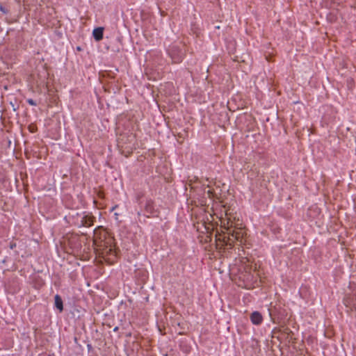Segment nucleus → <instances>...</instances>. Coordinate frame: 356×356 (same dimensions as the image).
Segmentation results:
<instances>
[{
	"mask_svg": "<svg viewBox=\"0 0 356 356\" xmlns=\"http://www.w3.org/2000/svg\"><path fill=\"white\" fill-rule=\"evenodd\" d=\"M93 224L92 217L85 216L82 218L81 221V226L89 227Z\"/></svg>",
	"mask_w": 356,
	"mask_h": 356,
	"instance_id": "obj_6",
	"label": "nucleus"
},
{
	"mask_svg": "<svg viewBox=\"0 0 356 356\" xmlns=\"http://www.w3.org/2000/svg\"><path fill=\"white\" fill-rule=\"evenodd\" d=\"M129 138H130V139H129L130 142L134 140V136L131 135V136H129Z\"/></svg>",
	"mask_w": 356,
	"mask_h": 356,
	"instance_id": "obj_15",
	"label": "nucleus"
},
{
	"mask_svg": "<svg viewBox=\"0 0 356 356\" xmlns=\"http://www.w3.org/2000/svg\"><path fill=\"white\" fill-rule=\"evenodd\" d=\"M171 56H172V58L174 63H179V62H181V60L182 59V57L181 56H177V57H174L171 54Z\"/></svg>",
	"mask_w": 356,
	"mask_h": 356,
	"instance_id": "obj_9",
	"label": "nucleus"
},
{
	"mask_svg": "<svg viewBox=\"0 0 356 356\" xmlns=\"http://www.w3.org/2000/svg\"><path fill=\"white\" fill-rule=\"evenodd\" d=\"M117 207H118V205H115V207H113L112 208V209H111V210H112V211H113V210H114V209H115Z\"/></svg>",
	"mask_w": 356,
	"mask_h": 356,
	"instance_id": "obj_17",
	"label": "nucleus"
},
{
	"mask_svg": "<svg viewBox=\"0 0 356 356\" xmlns=\"http://www.w3.org/2000/svg\"><path fill=\"white\" fill-rule=\"evenodd\" d=\"M26 102H28L29 104H30L31 106H36L37 105L36 102L33 99H28L26 100Z\"/></svg>",
	"mask_w": 356,
	"mask_h": 356,
	"instance_id": "obj_10",
	"label": "nucleus"
},
{
	"mask_svg": "<svg viewBox=\"0 0 356 356\" xmlns=\"http://www.w3.org/2000/svg\"><path fill=\"white\" fill-rule=\"evenodd\" d=\"M118 143H119V145H121L122 147H123L124 145L125 144L123 142V138H120Z\"/></svg>",
	"mask_w": 356,
	"mask_h": 356,
	"instance_id": "obj_12",
	"label": "nucleus"
},
{
	"mask_svg": "<svg viewBox=\"0 0 356 356\" xmlns=\"http://www.w3.org/2000/svg\"><path fill=\"white\" fill-rule=\"evenodd\" d=\"M101 251L100 254L105 260L111 263L113 262L114 259L116 257V252L112 246L106 245Z\"/></svg>",
	"mask_w": 356,
	"mask_h": 356,
	"instance_id": "obj_2",
	"label": "nucleus"
},
{
	"mask_svg": "<svg viewBox=\"0 0 356 356\" xmlns=\"http://www.w3.org/2000/svg\"><path fill=\"white\" fill-rule=\"evenodd\" d=\"M55 306L60 311L63 310V300L59 295H56L54 297Z\"/></svg>",
	"mask_w": 356,
	"mask_h": 356,
	"instance_id": "obj_8",
	"label": "nucleus"
},
{
	"mask_svg": "<svg viewBox=\"0 0 356 356\" xmlns=\"http://www.w3.org/2000/svg\"><path fill=\"white\" fill-rule=\"evenodd\" d=\"M30 130H31V132H34L35 131L34 128L30 127Z\"/></svg>",
	"mask_w": 356,
	"mask_h": 356,
	"instance_id": "obj_16",
	"label": "nucleus"
},
{
	"mask_svg": "<svg viewBox=\"0 0 356 356\" xmlns=\"http://www.w3.org/2000/svg\"><path fill=\"white\" fill-rule=\"evenodd\" d=\"M15 247H16V243H10V249H13Z\"/></svg>",
	"mask_w": 356,
	"mask_h": 356,
	"instance_id": "obj_13",
	"label": "nucleus"
},
{
	"mask_svg": "<svg viewBox=\"0 0 356 356\" xmlns=\"http://www.w3.org/2000/svg\"><path fill=\"white\" fill-rule=\"evenodd\" d=\"M115 216H118V214L117 213H115Z\"/></svg>",
	"mask_w": 356,
	"mask_h": 356,
	"instance_id": "obj_18",
	"label": "nucleus"
},
{
	"mask_svg": "<svg viewBox=\"0 0 356 356\" xmlns=\"http://www.w3.org/2000/svg\"><path fill=\"white\" fill-rule=\"evenodd\" d=\"M222 223H223V226L228 234V240L230 242H234V241L242 242L246 233L243 229L238 227L239 225L238 223L232 221L230 218L224 220Z\"/></svg>",
	"mask_w": 356,
	"mask_h": 356,
	"instance_id": "obj_1",
	"label": "nucleus"
},
{
	"mask_svg": "<svg viewBox=\"0 0 356 356\" xmlns=\"http://www.w3.org/2000/svg\"><path fill=\"white\" fill-rule=\"evenodd\" d=\"M145 211L148 214H151V215L154 214L155 211H154V203L152 201L147 200L146 202L145 207Z\"/></svg>",
	"mask_w": 356,
	"mask_h": 356,
	"instance_id": "obj_7",
	"label": "nucleus"
},
{
	"mask_svg": "<svg viewBox=\"0 0 356 356\" xmlns=\"http://www.w3.org/2000/svg\"><path fill=\"white\" fill-rule=\"evenodd\" d=\"M207 193L208 194L209 197H211L212 192L210 190H208Z\"/></svg>",
	"mask_w": 356,
	"mask_h": 356,
	"instance_id": "obj_14",
	"label": "nucleus"
},
{
	"mask_svg": "<svg viewBox=\"0 0 356 356\" xmlns=\"http://www.w3.org/2000/svg\"><path fill=\"white\" fill-rule=\"evenodd\" d=\"M343 302L345 306L351 312H355L356 316V292L353 295L347 296L344 298Z\"/></svg>",
	"mask_w": 356,
	"mask_h": 356,
	"instance_id": "obj_3",
	"label": "nucleus"
},
{
	"mask_svg": "<svg viewBox=\"0 0 356 356\" xmlns=\"http://www.w3.org/2000/svg\"><path fill=\"white\" fill-rule=\"evenodd\" d=\"M104 29L102 27H98L93 30L92 35L94 38L97 41H99L103 38Z\"/></svg>",
	"mask_w": 356,
	"mask_h": 356,
	"instance_id": "obj_5",
	"label": "nucleus"
},
{
	"mask_svg": "<svg viewBox=\"0 0 356 356\" xmlns=\"http://www.w3.org/2000/svg\"><path fill=\"white\" fill-rule=\"evenodd\" d=\"M0 10L4 13L6 14L8 13L7 9H6L3 6L0 5Z\"/></svg>",
	"mask_w": 356,
	"mask_h": 356,
	"instance_id": "obj_11",
	"label": "nucleus"
},
{
	"mask_svg": "<svg viewBox=\"0 0 356 356\" xmlns=\"http://www.w3.org/2000/svg\"><path fill=\"white\" fill-rule=\"evenodd\" d=\"M251 321L254 325H259L263 321L261 314L258 312H254L250 316Z\"/></svg>",
	"mask_w": 356,
	"mask_h": 356,
	"instance_id": "obj_4",
	"label": "nucleus"
}]
</instances>
